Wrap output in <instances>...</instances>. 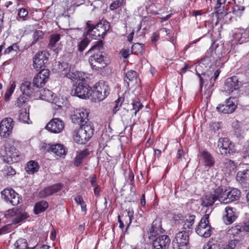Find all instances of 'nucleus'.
Here are the masks:
<instances>
[{
    "label": "nucleus",
    "mask_w": 249,
    "mask_h": 249,
    "mask_svg": "<svg viewBox=\"0 0 249 249\" xmlns=\"http://www.w3.org/2000/svg\"><path fill=\"white\" fill-rule=\"evenodd\" d=\"M103 50V42L99 40L86 53L90 54L89 61L93 70H101L110 63L108 55Z\"/></svg>",
    "instance_id": "1"
},
{
    "label": "nucleus",
    "mask_w": 249,
    "mask_h": 249,
    "mask_svg": "<svg viewBox=\"0 0 249 249\" xmlns=\"http://www.w3.org/2000/svg\"><path fill=\"white\" fill-rule=\"evenodd\" d=\"M161 231V224L159 220H154L148 230V238L152 240V249H168L170 243L168 236L162 235L158 236Z\"/></svg>",
    "instance_id": "2"
},
{
    "label": "nucleus",
    "mask_w": 249,
    "mask_h": 249,
    "mask_svg": "<svg viewBox=\"0 0 249 249\" xmlns=\"http://www.w3.org/2000/svg\"><path fill=\"white\" fill-rule=\"evenodd\" d=\"M110 25L108 22L103 21L93 26L90 21H88L85 27L87 30V35L90 36L93 39L98 37L104 38L107 32L109 30Z\"/></svg>",
    "instance_id": "3"
},
{
    "label": "nucleus",
    "mask_w": 249,
    "mask_h": 249,
    "mask_svg": "<svg viewBox=\"0 0 249 249\" xmlns=\"http://www.w3.org/2000/svg\"><path fill=\"white\" fill-rule=\"evenodd\" d=\"M59 69L67 77L77 83L84 82L87 78L85 73L77 71L74 66L69 65L66 62L60 64Z\"/></svg>",
    "instance_id": "4"
},
{
    "label": "nucleus",
    "mask_w": 249,
    "mask_h": 249,
    "mask_svg": "<svg viewBox=\"0 0 249 249\" xmlns=\"http://www.w3.org/2000/svg\"><path fill=\"white\" fill-rule=\"evenodd\" d=\"M94 127L91 124H82L80 128L75 129L73 139L79 144H85L92 137L94 133Z\"/></svg>",
    "instance_id": "5"
},
{
    "label": "nucleus",
    "mask_w": 249,
    "mask_h": 249,
    "mask_svg": "<svg viewBox=\"0 0 249 249\" xmlns=\"http://www.w3.org/2000/svg\"><path fill=\"white\" fill-rule=\"evenodd\" d=\"M216 193L221 203L227 204L238 200L240 196V191L236 188H230L224 191L221 187L216 188Z\"/></svg>",
    "instance_id": "6"
},
{
    "label": "nucleus",
    "mask_w": 249,
    "mask_h": 249,
    "mask_svg": "<svg viewBox=\"0 0 249 249\" xmlns=\"http://www.w3.org/2000/svg\"><path fill=\"white\" fill-rule=\"evenodd\" d=\"M110 89L108 84L104 81H100L93 87L91 96L95 101H102L109 94Z\"/></svg>",
    "instance_id": "7"
},
{
    "label": "nucleus",
    "mask_w": 249,
    "mask_h": 249,
    "mask_svg": "<svg viewBox=\"0 0 249 249\" xmlns=\"http://www.w3.org/2000/svg\"><path fill=\"white\" fill-rule=\"evenodd\" d=\"M18 156L19 152L14 146L4 145L0 149V157L5 162L10 164L17 162Z\"/></svg>",
    "instance_id": "8"
},
{
    "label": "nucleus",
    "mask_w": 249,
    "mask_h": 249,
    "mask_svg": "<svg viewBox=\"0 0 249 249\" xmlns=\"http://www.w3.org/2000/svg\"><path fill=\"white\" fill-rule=\"evenodd\" d=\"M209 218V214H205L196 229L197 234L205 238L209 237L212 233V228L210 225Z\"/></svg>",
    "instance_id": "9"
},
{
    "label": "nucleus",
    "mask_w": 249,
    "mask_h": 249,
    "mask_svg": "<svg viewBox=\"0 0 249 249\" xmlns=\"http://www.w3.org/2000/svg\"><path fill=\"white\" fill-rule=\"evenodd\" d=\"M172 245L174 249H188V232L183 231L178 232L172 241Z\"/></svg>",
    "instance_id": "10"
},
{
    "label": "nucleus",
    "mask_w": 249,
    "mask_h": 249,
    "mask_svg": "<svg viewBox=\"0 0 249 249\" xmlns=\"http://www.w3.org/2000/svg\"><path fill=\"white\" fill-rule=\"evenodd\" d=\"M89 112L87 109L77 108L73 110L71 115L72 122L79 124H86L88 120Z\"/></svg>",
    "instance_id": "11"
},
{
    "label": "nucleus",
    "mask_w": 249,
    "mask_h": 249,
    "mask_svg": "<svg viewBox=\"0 0 249 249\" xmlns=\"http://www.w3.org/2000/svg\"><path fill=\"white\" fill-rule=\"evenodd\" d=\"M73 86L71 91L72 96H76L80 98L87 99L89 97V87L84 82L77 83Z\"/></svg>",
    "instance_id": "12"
},
{
    "label": "nucleus",
    "mask_w": 249,
    "mask_h": 249,
    "mask_svg": "<svg viewBox=\"0 0 249 249\" xmlns=\"http://www.w3.org/2000/svg\"><path fill=\"white\" fill-rule=\"evenodd\" d=\"M1 197L6 202H9L14 206L18 205L20 202L21 198L12 189H5L1 192Z\"/></svg>",
    "instance_id": "13"
},
{
    "label": "nucleus",
    "mask_w": 249,
    "mask_h": 249,
    "mask_svg": "<svg viewBox=\"0 0 249 249\" xmlns=\"http://www.w3.org/2000/svg\"><path fill=\"white\" fill-rule=\"evenodd\" d=\"M6 215L8 217H13V224H17L26 219L29 215L23 210L17 208L9 209L6 212Z\"/></svg>",
    "instance_id": "14"
},
{
    "label": "nucleus",
    "mask_w": 249,
    "mask_h": 249,
    "mask_svg": "<svg viewBox=\"0 0 249 249\" xmlns=\"http://www.w3.org/2000/svg\"><path fill=\"white\" fill-rule=\"evenodd\" d=\"M14 122L11 118L3 119L0 123V135L4 138L8 137L12 133Z\"/></svg>",
    "instance_id": "15"
},
{
    "label": "nucleus",
    "mask_w": 249,
    "mask_h": 249,
    "mask_svg": "<svg viewBox=\"0 0 249 249\" xmlns=\"http://www.w3.org/2000/svg\"><path fill=\"white\" fill-rule=\"evenodd\" d=\"M48 54L46 51H40L34 56L33 66L37 71L46 66L48 61Z\"/></svg>",
    "instance_id": "16"
},
{
    "label": "nucleus",
    "mask_w": 249,
    "mask_h": 249,
    "mask_svg": "<svg viewBox=\"0 0 249 249\" xmlns=\"http://www.w3.org/2000/svg\"><path fill=\"white\" fill-rule=\"evenodd\" d=\"M220 72V70L217 69L214 72L213 74H212V71L211 70H208L205 72L202 73L203 77L199 76L201 88H202V85L205 82H207L208 83V81L210 83L208 88H212L214 85L215 80L218 77Z\"/></svg>",
    "instance_id": "17"
},
{
    "label": "nucleus",
    "mask_w": 249,
    "mask_h": 249,
    "mask_svg": "<svg viewBox=\"0 0 249 249\" xmlns=\"http://www.w3.org/2000/svg\"><path fill=\"white\" fill-rule=\"evenodd\" d=\"M217 147L222 155H227L233 152V146L228 138L219 139L217 142Z\"/></svg>",
    "instance_id": "18"
},
{
    "label": "nucleus",
    "mask_w": 249,
    "mask_h": 249,
    "mask_svg": "<svg viewBox=\"0 0 249 249\" xmlns=\"http://www.w3.org/2000/svg\"><path fill=\"white\" fill-rule=\"evenodd\" d=\"M224 90L229 93H233V95L238 93L239 84L236 77H232L226 79L224 85Z\"/></svg>",
    "instance_id": "19"
},
{
    "label": "nucleus",
    "mask_w": 249,
    "mask_h": 249,
    "mask_svg": "<svg viewBox=\"0 0 249 249\" xmlns=\"http://www.w3.org/2000/svg\"><path fill=\"white\" fill-rule=\"evenodd\" d=\"M236 108L234 98L230 97L225 101L224 104L219 105L217 110L221 113L229 114L232 113Z\"/></svg>",
    "instance_id": "20"
},
{
    "label": "nucleus",
    "mask_w": 249,
    "mask_h": 249,
    "mask_svg": "<svg viewBox=\"0 0 249 249\" xmlns=\"http://www.w3.org/2000/svg\"><path fill=\"white\" fill-rule=\"evenodd\" d=\"M37 95H39V97L43 100L47 101L53 104V107L58 109L61 107V105L57 104L55 101V98L53 97V92L48 89H41L38 91Z\"/></svg>",
    "instance_id": "21"
},
{
    "label": "nucleus",
    "mask_w": 249,
    "mask_h": 249,
    "mask_svg": "<svg viewBox=\"0 0 249 249\" xmlns=\"http://www.w3.org/2000/svg\"><path fill=\"white\" fill-rule=\"evenodd\" d=\"M50 75V71L48 69H43L38 72L33 79V86L36 88H40L46 83Z\"/></svg>",
    "instance_id": "22"
},
{
    "label": "nucleus",
    "mask_w": 249,
    "mask_h": 249,
    "mask_svg": "<svg viewBox=\"0 0 249 249\" xmlns=\"http://www.w3.org/2000/svg\"><path fill=\"white\" fill-rule=\"evenodd\" d=\"M64 128V122L59 118L53 119L46 125V128L53 133L61 132Z\"/></svg>",
    "instance_id": "23"
},
{
    "label": "nucleus",
    "mask_w": 249,
    "mask_h": 249,
    "mask_svg": "<svg viewBox=\"0 0 249 249\" xmlns=\"http://www.w3.org/2000/svg\"><path fill=\"white\" fill-rule=\"evenodd\" d=\"M45 148L49 152L53 154L57 158L63 157L66 154V148L61 144H47Z\"/></svg>",
    "instance_id": "24"
},
{
    "label": "nucleus",
    "mask_w": 249,
    "mask_h": 249,
    "mask_svg": "<svg viewBox=\"0 0 249 249\" xmlns=\"http://www.w3.org/2000/svg\"><path fill=\"white\" fill-rule=\"evenodd\" d=\"M62 186L61 184H55L44 188L38 193V196L41 198H45L53 195L61 190Z\"/></svg>",
    "instance_id": "25"
},
{
    "label": "nucleus",
    "mask_w": 249,
    "mask_h": 249,
    "mask_svg": "<svg viewBox=\"0 0 249 249\" xmlns=\"http://www.w3.org/2000/svg\"><path fill=\"white\" fill-rule=\"evenodd\" d=\"M243 228L241 226L236 225L232 226L229 229L227 233L230 236H232L233 239L231 241H235V245H236V244L243 238Z\"/></svg>",
    "instance_id": "26"
},
{
    "label": "nucleus",
    "mask_w": 249,
    "mask_h": 249,
    "mask_svg": "<svg viewBox=\"0 0 249 249\" xmlns=\"http://www.w3.org/2000/svg\"><path fill=\"white\" fill-rule=\"evenodd\" d=\"M237 217V214L235 209L229 206L225 208L223 220L227 225L232 223Z\"/></svg>",
    "instance_id": "27"
},
{
    "label": "nucleus",
    "mask_w": 249,
    "mask_h": 249,
    "mask_svg": "<svg viewBox=\"0 0 249 249\" xmlns=\"http://www.w3.org/2000/svg\"><path fill=\"white\" fill-rule=\"evenodd\" d=\"M217 199L219 200L216 189L214 191V194H208L203 197L201 204L204 207L212 206Z\"/></svg>",
    "instance_id": "28"
},
{
    "label": "nucleus",
    "mask_w": 249,
    "mask_h": 249,
    "mask_svg": "<svg viewBox=\"0 0 249 249\" xmlns=\"http://www.w3.org/2000/svg\"><path fill=\"white\" fill-rule=\"evenodd\" d=\"M202 162L205 166L212 167L215 162L214 158L211 154L207 151H203L200 154Z\"/></svg>",
    "instance_id": "29"
},
{
    "label": "nucleus",
    "mask_w": 249,
    "mask_h": 249,
    "mask_svg": "<svg viewBox=\"0 0 249 249\" xmlns=\"http://www.w3.org/2000/svg\"><path fill=\"white\" fill-rule=\"evenodd\" d=\"M213 55V53H212L211 55H206L201 60V62L199 65L196 66V69H199V68L202 67V66H205L206 68H209L210 69H212V67H214L215 66L214 62H215V60Z\"/></svg>",
    "instance_id": "30"
},
{
    "label": "nucleus",
    "mask_w": 249,
    "mask_h": 249,
    "mask_svg": "<svg viewBox=\"0 0 249 249\" xmlns=\"http://www.w3.org/2000/svg\"><path fill=\"white\" fill-rule=\"evenodd\" d=\"M39 168L38 163L35 160H30L27 163L25 170L28 174H33L37 172Z\"/></svg>",
    "instance_id": "31"
},
{
    "label": "nucleus",
    "mask_w": 249,
    "mask_h": 249,
    "mask_svg": "<svg viewBox=\"0 0 249 249\" xmlns=\"http://www.w3.org/2000/svg\"><path fill=\"white\" fill-rule=\"evenodd\" d=\"M23 95L29 97L33 92L34 89L32 87V84L28 81L23 82L20 87Z\"/></svg>",
    "instance_id": "32"
},
{
    "label": "nucleus",
    "mask_w": 249,
    "mask_h": 249,
    "mask_svg": "<svg viewBox=\"0 0 249 249\" xmlns=\"http://www.w3.org/2000/svg\"><path fill=\"white\" fill-rule=\"evenodd\" d=\"M19 120L24 123L29 124L30 122L29 118V108H22L19 112Z\"/></svg>",
    "instance_id": "33"
},
{
    "label": "nucleus",
    "mask_w": 249,
    "mask_h": 249,
    "mask_svg": "<svg viewBox=\"0 0 249 249\" xmlns=\"http://www.w3.org/2000/svg\"><path fill=\"white\" fill-rule=\"evenodd\" d=\"M89 154L88 149H85L77 153L75 159L74 165L78 166L81 163L83 160Z\"/></svg>",
    "instance_id": "34"
},
{
    "label": "nucleus",
    "mask_w": 249,
    "mask_h": 249,
    "mask_svg": "<svg viewBox=\"0 0 249 249\" xmlns=\"http://www.w3.org/2000/svg\"><path fill=\"white\" fill-rule=\"evenodd\" d=\"M48 207V203L46 201L42 200L36 203L34 208L35 214H38L44 212Z\"/></svg>",
    "instance_id": "35"
},
{
    "label": "nucleus",
    "mask_w": 249,
    "mask_h": 249,
    "mask_svg": "<svg viewBox=\"0 0 249 249\" xmlns=\"http://www.w3.org/2000/svg\"><path fill=\"white\" fill-rule=\"evenodd\" d=\"M195 215H190L185 217V219L183 222V229L184 230L192 229L194 223Z\"/></svg>",
    "instance_id": "36"
},
{
    "label": "nucleus",
    "mask_w": 249,
    "mask_h": 249,
    "mask_svg": "<svg viewBox=\"0 0 249 249\" xmlns=\"http://www.w3.org/2000/svg\"><path fill=\"white\" fill-rule=\"evenodd\" d=\"M60 39V35L58 34H53L50 36V42L48 45L49 48L55 50L57 43Z\"/></svg>",
    "instance_id": "37"
},
{
    "label": "nucleus",
    "mask_w": 249,
    "mask_h": 249,
    "mask_svg": "<svg viewBox=\"0 0 249 249\" xmlns=\"http://www.w3.org/2000/svg\"><path fill=\"white\" fill-rule=\"evenodd\" d=\"M44 33L41 30H36L33 35V41L30 45V47L34 46L39 40L43 38Z\"/></svg>",
    "instance_id": "38"
},
{
    "label": "nucleus",
    "mask_w": 249,
    "mask_h": 249,
    "mask_svg": "<svg viewBox=\"0 0 249 249\" xmlns=\"http://www.w3.org/2000/svg\"><path fill=\"white\" fill-rule=\"evenodd\" d=\"M249 178V170H243L239 171L236 175V179L238 181L243 182Z\"/></svg>",
    "instance_id": "39"
},
{
    "label": "nucleus",
    "mask_w": 249,
    "mask_h": 249,
    "mask_svg": "<svg viewBox=\"0 0 249 249\" xmlns=\"http://www.w3.org/2000/svg\"><path fill=\"white\" fill-rule=\"evenodd\" d=\"M144 52L143 44L141 43H135L131 48V53L136 54H142Z\"/></svg>",
    "instance_id": "40"
},
{
    "label": "nucleus",
    "mask_w": 249,
    "mask_h": 249,
    "mask_svg": "<svg viewBox=\"0 0 249 249\" xmlns=\"http://www.w3.org/2000/svg\"><path fill=\"white\" fill-rule=\"evenodd\" d=\"M3 175L5 177H12L16 174L15 170L10 166L6 165L2 170Z\"/></svg>",
    "instance_id": "41"
},
{
    "label": "nucleus",
    "mask_w": 249,
    "mask_h": 249,
    "mask_svg": "<svg viewBox=\"0 0 249 249\" xmlns=\"http://www.w3.org/2000/svg\"><path fill=\"white\" fill-rule=\"evenodd\" d=\"M14 245L17 249H26L28 243L26 239L20 238L15 242Z\"/></svg>",
    "instance_id": "42"
},
{
    "label": "nucleus",
    "mask_w": 249,
    "mask_h": 249,
    "mask_svg": "<svg viewBox=\"0 0 249 249\" xmlns=\"http://www.w3.org/2000/svg\"><path fill=\"white\" fill-rule=\"evenodd\" d=\"M89 42L90 40L88 37L84 38L78 44V50L79 52H83L89 44Z\"/></svg>",
    "instance_id": "43"
},
{
    "label": "nucleus",
    "mask_w": 249,
    "mask_h": 249,
    "mask_svg": "<svg viewBox=\"0 0 249 249\" xmlns=\"http://www.w3.org/2000/svg\"><path fill=\"white\" fill-rule=\"evenodd\" d=\"M16 87V83L15 82H13L10 85L9 88L7 89L6 92L5 93L4 97L5 100L6 101H8L12 93H13Z\"/></svg>",
    "instance_id": "44"
},
{
    "label": "nucleus",
    "mask_w": 249,
    "mask_h": 249,
    "mask_svg": "<svg viewBox=\"0 0 249 249\" xmlns=\"http://www.w3.org/2000/svg\"><path fill=\"white\" fill-rule=\"evenodd\" d=\"M232 127L234 129L235 133H238L239 135L243 134L244 131L240 127V123L237 121H234L232 123Z\"/></svg>",
    "instance_id": "45"
},
{
    "label": "nucleus",
    "mask_w": 249,
    "mask_h": 249,
    "mask_svg": "<svg viewBox=\"0 0 249 249\" xmlns=\"http://www.w3.org/2000/svg\"><path fill=\"white\" fill-rule=\"evenodd\" d=\"M132 105H133V108L132 109V110H134L135 111H134V114H135V115L136 116V114H137V113L140 110H141L142 107H143V105H142V104L138 100H137V101H134L132 103Z\"/></svg>",
    "instance_id": "46"
},
{
    "label": "nucleus",
    "mask_w": 249,
    "mask_h": 249,
    "mask_svg": "<svg viewBox=\"0 0 249 249\" xmlns=\"http://www.w3.org/2000/svg\"><path fill=\"white\" fill-rule=\"evenodd\" d=\"M28 11L26 9L22 8L18 10V15L23 20H25L26 19L25 18L28 15Z\"/></svg>",
    "instance_id": "47"
},
{
    "label": "nucleus",
    "mask_w": 249,
    "mask_h": 249,
    "mask_svg": "<svg viewBox=\"0 0 249 249\" xmlns=\"http://www.w3.org/2000/svg\"><path fill=\"white\" fill-rule=\"evenodd\" d=\"M126 78L129 81H132L136 78V72L133 71H129L126 73Z\"/></svg>",
    "instance_id": "48"
},
{
    "label": "nucleus",
    "mask_w": 249,
    "mask_h": 249,
    "mask_svg": "<svg viewBox=\"0 0 249 249\" xmlns=\"http://www.w3.org/2000/svg\"><path fill=\"white\" fill-rule=\"evenodd\" d=\"M203 249H220L219 245L214 244L212 242H208L204 246Z\"/></svg>",
    "instance_id": "49"
},
{
    "label": "nucleus",
    "mask_w": 249,
    "mask_h": 249,
    "mask_svg": "<svg viewBox=\"0 0 249 249\" xmlns=\"http://www.w3.org/2000/svg\"><path fill=\"white\" fill-rule=\"evenodd\" d=\"M235 246V241H230L228 244L223 245L220 249H234Z\"/></svg>",
    "instance_id": "50"
},
{
    "label": "nucleus",
    "mask_w": 249,
    "mask_h": 249,
    "mask_svg": "<svg viewBox=\"0 0 249 249\" xmlns=\"http://www.w3.org/2000/svg\"><path fill=\"white\" fill-rule=\"evenodd\" d=\"M25 95H20L17 100L15 105L18 107H21L22 105L25 103L26 101V99L25 98Z\"/></svg>",
    "instance_id": "51"
},
{
    "label": "nucleus",
    "mask_w": 249,
    "mask_h": 249,
    "mask_svg": "<svg viewBox=\"0 0 249 249\" xmlns=\"http://www.w3.org/2000/svg\"><path fill=\"white\" fill-rule=\"evenodd\" d=\"M123 101V99L122 98H119L115 101V105L113 109L114 113H115L119 110V107H121Z\"/></svg>",
    "instance_id": "52"
},
{
    "label": "nucleus",
    "mask_w": 249,
    "mask_h": 249,
    "mask_svg": "<svg viewBox=\"0 0 249 249\" xmlns=\"http://www.w3.org/2000/svg\"><path fill=\"white\" fill-rule=\"evenodd\" d=\"M226 1V0H217L216 6L215 7V9H218L221 7L224 8Z\"/></svg>",
    "instance_id": "53"
},
{
    "label": "nucleus",
    "mask_w": 249,
    "mask_h": 249,
    "mask_svg": "<svg viewBox=\"0 0 249 249\" xmlns=\"http://www.w3.org/2000/svg\"><path fill=\"white\" fill-rule=\"evenodd\" d=\"M89 178L91 185L93 187L98 186L97 184V178L95 175L90 177Z\"/></svg>",
    "instance_id": "54"
},
{
    "label": "nucleus",
    "mask_w": 249,
    "mask_h": 249,
    "mask_svg": "<svg viewBox=\"0 0 249 249\" xmlns=\"http://www.w3.org/2000/svg\"><path fill=\"white\" fill-rule=\"evenodd\" d=\"M120 6V3L118 1H115L110 5V9L111 10L117 9Z\"/></svg>",
    "instance_id": "55"
},
{
    "label": "nucleus",
    "mask_w": 249,
    "mask_h": 249,
    "mask_svg": "<svg viewBox=\"0 0 249 249\" xmlns=\"http://www.w3.org/2000/svg\"><path fill=\"white\" fill-rule=\"evenodd\" d=\"M225 163L227 166V167L230 168V169H233L235 167L234 162L232 160H227Z\"/></svg>",
    "instance_id": "56"
},
{
    "label": "nucleus",
    "mask_w": 249,
    "mask_h": 249,
    "mask_svg": "<svg viewBox=\"0 0 249 249\" xmlns=\"http://www.w3.org/2000/svg\"><path fill=\"white\" fill-rule=\"evenodd\" d=\"M121 55L124 58H126L130 54L129 51L127 49L123 50L120 52Z\"/></svg>",
    "instance_id": "57"
},
{
    "label": "nucleus",
    "mask_w": 249,
    "mask_h": 249,
    "mask_svg": "<svg viewBox=\"0 0 249 249\" xmlns=\"http://www.w3.org/2000/svg\"><path fill=\"white\" fill-rule=\"evenodd\" d=\"M4 14V11L0 9V27H2Z\"/></svg>",
    "instance_id": "58"
},
{
    "label": "nucleus",
    "mask_w": 249,
    "mask_h": 249,
    "mask_svg": "<svg viewBox=\"0 0 249 249\" xmlns=\"http://www.w3.org/2000/svg\"><path fill=\"white\" fill-rule=\"evenodd\" d=\"M243 229L246 231L249 232V218L244 222Z\"/></svg>",
    "instance_id": "59"
},
{
    "label": "nucleus",
    "mask_w": 249,
    "mask_h": 249,
    "mask_svg": "<svg viewBox=\"0 0 249 249\" xmlns=\"http://www.w3.org/2000/svg\"><path fill=\"white\" fill-rule=\"evenodd\" d=\"M75 200L78 204H80V205L83 204V203H85V202L81 196H77L75 198Z\"/></svg>",
    "instance_id": "60"
},
{
    "label": "nucleus",
    "mask_w": 249,
    "mask_h": 249,
    "mask_svg": "<svg viewBox=\"0 0 249 249\" xmlns=\"http://www.w3.org/2000/svg\"><path fill=\"white\" fill-rule=\"evenodd\" d=\"M15 46L17 47V45L16 44H14L13 45L9 46V47H8L4 51V53H10L11 52L12 50H15L14 49V47H15Z\"/></svg>",
    "instance_id": "61"
},
{
    "label": "nucleus",
    "mask_w": 249,
    "mask_h": 249,
    "mask_svg": "<svg viewBox=\"0 0 249 249\" xmlns=\"http://www.w3.org/2000/svg\"><path fill=\"white\" fill-rule=\"evenodd\" d=\"M94 192L95 196H99L100 193V188L99 186L94 187Z\"/></svg>",
    "instance_id": "62"
},
{
    "label": "nucleus",
    "mask_w": 249,
    "mask_h": 249,
    "mask_svg": "<svg viewBox=\"0 0 249 249\" xmlns=\"http://www.w3.org/2000/svg\"><path fill=\"white\" fill-rule=\"evenodd\" d=\"M202 14V10H194L193 11L192 15L193 16L196 17L197 16Z\"/></svg>",
    "instance_id": "63"
},
{
    "label": "nucleus",
    "mask_w": 249,
    "mask_h": 249,
    "mask_svg": "<svg viewBox=\"0 0 249 249\" xmlns=\"http://www.w3.org/2000/svg\"><path fill=\"white\" fill-rule=\"evenodd\" d=\"M244 154L245 156L249 157V144L245 148Z\"/></svg>",
    "instance_id": "64"
}]
</instances>
